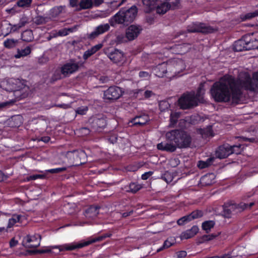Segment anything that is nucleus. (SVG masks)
I'll return each instance as SVG.
<instances>
[{
    "instance_id": "54",
    "label": "nucleus",
    "mask_w": 258,
    "mask_h": 258,
    "mask_svg": "<svg viewBox=\"0 0 258 258\" xmlns=\"http://www.w3.org/2000/svg\"><path fill=\"white\" fill-rule=\"evenodd\" d=\"M241 146V145L231 146V148L233 149L234 151H236V152H233V154L234 153H235L236 154H240V152H241V149H240Z\"/></svg>"
},
{
    "instance_id": "22",
    "label": "nucleus",
    "mask_w": 258,
    "mask_h": 258,
    "mask_svg": "<svg viewBox=\"0 0 258 258\" xmlns=\"http://www.w3.org/2000/svg\"><path fill=\"white\" fill-rule=\"evenodd\" d=\"M99 207L91 206L85 211L86 217L89 219H93L97 216L99 214Z\"/></svg>"
},
{
    "instance_id": "50",
    "label": "nucleus",
    "mask_w": 258,
    "mask_h": 258,
    "mask_svg": "<svg viewBox=\"0 0 258 258\" xmlns=\"http://www.w3.org/2000/svg\"><path fill=\"white\" fill-rule=\"evenodd\" d=\"M258 16V10L255 11L252 13H249L245 15V19H250L251 18H254L256 16Z\"/></svg>"
},
{
    "instance_id": "2",
    "label": "nucleus",
    "mask_w": 258,
    "mask_h": 258,
    "mask_svg": "<svg viewBox=\"0 0 258 258\" xmlns=\"http://www.w3.org/2000/svg\"><path fill=\"white\" fill-rule=\"evenodd\" d=\"M167 142H162L157 145L160 150L173 152L177 148H186L189 147L191 138L185 131L181 130H173L166 134Z\"/></svg>"
},
{
    "instance_id": "63",
    "label": "nucleus",
    "mask_w": 258,
    "mask_h": 258,
    "mask_svg": "<svg viewBox=\"0 0 258 258\" xmlns=\"http://www.w3.org/2000/svg\"><path fill=\"white\" fill-rule=\"evenodd\" d=\"M17 243L18 241L16 240L14 238H12L10 241V245L11 247L16 246Z\"/></svg>"
},
{
    "instance_id": "33",
    "label": "nucleus",
    "mask_w": 258,
    "mask_h": 258,
    "mask_svg": "<svg viewBox=\"0 0 258 258\" xmlns=\"http://www.w3.org/2000/svg\"><path fill=\"white\" fill-rule=\"evenodd\" d=\"M21 217V215H14L12 218L9 219L7 228H11L13 226L15 223L19 221Z\"/></svg>"
},
{
    "instance_id": "31",
    "label": "nucleus",
    "mask_w": 258,
    "mask_h": 258,
    "mask_svg": "<svg viewBox=\"0 0 258 258\" xmlns=\"http://www.w3.org/2000/svg\"><path fill=\"white\" fill-rule=\"evenodd\" d=\"M144 5L147 6L150 10H152L157 5L158 0H142Z\"/></svg>"
},
{
    "instance_id": "20",
    "label": "nucleus",
    "mask_w": 258,
    "mask_h": 258,
    "mask_svg": "<svg viewBox=\"0 0 258 258\" xmlns=\"http://www.w3.org/2000/svg\"><path fill=\"white\" fill-rule=\"evenodd\" d=\"M175 53L179 54H183L190 49V45L188 43H183L174 45L172 47Z\"/></svg>"
},
{
    "instance_id": "4",
    "label": "nucleus",
    "mask_w": 258,
    "mask_h": 258,
    "mask_svg": "<svg viewBox=\"0 0 258 258\" xmlns=\"http://www.w3.org/2000/svg\"><path fill=\"white\" fill-rule=\"evenodd\" d=\"M138 14V9L136 6L130 8L121 9L112 18V20L117 24L128 26L134 22Z\"/></svg>"
},
{
    "instance_id": "13",
    "label": "nucleus",
    "mask_w": 258,
    "mask_h": 258,
    "mask_svg": "<svg viewBox=\"0 0 258 258\" xmlns=\"http://www.w3.org/2000/svg\"><path fill=\"white\" fill-rule=\"evenodd\" d=\"M79 68L78 63H76L74 60H71L69 62L61 67L60 72L63 77L64 78L78 71Z\"/></svg>"
},
{
    "instance_id": "7",
    "label": "nucleus",
    "mask_w": 258,
    "mask_h": 258,
    "mask_svg": "<svg viewBox=\"0 0 258 258\" xmlns=\"http://www.w3.org/2000/svg\"><path fill=\"white\" fill-rule=\"evenodd\" d=\"M216 31V29L203 23H193L187 27V31L189 33H201L207 34Z\"/></svg>"
},
{
    "instance_id": "46",
    "label": "nucleus",
    "mask_w": 258,
    "mask_h": 258,
    "mask_svg": "<svg viewBox=\"0 0 258 258\" xmlns=\"http://www.w3.org/2000/svg\"><path fill=\"white\" fill-rule=\"evenodd\" d=\"M217 236V235L215 234H211L209 235H204L202 237V242L205 241H209L214 239Z\"/></svg>"
},
{
    "instance_id": "30",
    "label": "nucleus",
    "mask_w": 258,
    "mask_h": 258,
    "mask_svg": "<svg viewBox=\"0 0 258 258\" xmlns=\"http://www.w3.org/2000/svg\"><path fill=\"white\" fill-rule=\"evenodd\" d=\"M199 132L202 136H204L205 137L209 136L213 137L214 136L211 126H208L204 129H200Z\"/></svg>"
},
{
    "instance_id": "6",
    "label": "nucleus",
    "mask_w": 258,
    "mask_h": 258,
    "mask_svg": "<svg viewBox=\"0 0 258 258\" xmlns=\"http://www.w3.org/2000/svg\"><path fill=\"white\" fill-rule=\"evenodd\" d=\"M246 208L245 203L225 204L223 206V215L225 218H230L233 216L241 213Z\"/></svg>"
},
{
    "instance_id": "17",
    "label": "nucleus",
    "mask_w": 258,
    "mask_h": 258,
    "mask_svg": "<svg viewBox=\"0 0 258 258\" xmlns=\"http://www.w3.org/2000/svg\"><path fill=\"white\" fill-rule=\"evenodd\" d=\"M110 26L108 24L100 25L97 27L95 30L90 34H87V38L93 40L109 30Z\"/></svg>"
},
{
    "instance_id": "45",
    "label": "nucleus",
    "mask_w": 258,
    "mask_h": 258,
    "mask_svg": "<svg viewBox=\"0 0 258 258\" xmlns=\"http://www.w3.org/2000/svg\"><path fill=\"white\" fill-rule=\"evenodd\" d=\"M173 244V243L171 242L169 240V239H167L164 241V243L163 245V246L160 247V248L158 249L157 251L160 252L161 250H163L164 249L167 248L171 246H172Z\"/></svg>"
},
{
    "instance_id": "48",
    "label": "nucleus",
    "mask_w": 258,
    "mask_h": 258,
    "mask_svg": "<svg viewBox=\"0 0 258 258\" xmlns=\"http://www.w3.org/2000/svg\"><path fill=\"white\" fill-rule=\"evenodd\" d=\"M180 3L179 0H176L174 2L172 3L171 4L167 3V5H169V9L174 10L179 8Z\"/></svg>"
},
{
    "instance_id": "49",
    "label": "nucleus",
    "mask_w": 258,
    "mask_h": 258,
    "mask_svg": "<svg viewBox=\"0 0 258 258\" xmlns=\"http://www.w3.org/2000/svg\"><path fill=\"white\" fill-rule=\"evenodd\" d=\"M67 168L66 167L62 168H57L55 169H51L48 170V172L51 173H57L59 172H62L65 170H66Z\"/></svg>"
},
{
    "instance_id": "18",
    "label": "nucleus",
    "mask_w": 258,
    "mask_h": 258,
    "mask_svg": "<svg viewBox=\"0 0 258 258\" xmlns=\"http://www.w3.org/2000/svg\"><path fill=\"white\" fill-rule=\"evenodd\" d=\"M150 120L148 115L143 114L136 116L129 122L130 126H143Z\"/></svg>"
},
{
    "instance_id": "27",
    "label": "nucleus",
    "mask_w": 258,
    "mask_h": 258,
    "mask_svg": "<svg viewBox=\"0 0 258 258\" xmlns=\"http://www.w3.org/2000/svg\"><path fill=\"white\" fill-rule=\"evenodd\" d=\"M50 19V17L37 16L34 19V23L36 25H42L45 24Z\"/></svg>"
},
{
    "instance_id": "25",
    "label": "nucleus",
    "mask_w": 258,
    "mask_h": 258,
    "mask_svg": "<svg viewBox=\"0 0 258 258\" xmlns=\"http://www.w3.org/2000/svg\"><path fill=\"white\" fill-rule=\"evenodd\" d=\"M78 5L80 7L78 10L90 9L92 8L91 0H81Z\"/></svg>"
},
{
    "instance_id": "47",
    "label": "nucleus",
    "mask_w": 258,
    "mask_h": 258,
    "mask_svg": "<svg viewBox=\"0 0 258 258\" xmlns=\"http://www.w3.org/2000/svg\"><path fill=\"white\" fill-rule=\"evenodd\" d=\"M61 75H62L61 72L60 73L59 71H56L51 77L52 81L54 82L56 80L61 79L62 78Z\"/></svg>"
},
{
    "instance_id": "19",
    "label": "nucleus",
    "mask_w": 258,
    "mask_h": 258,
    "mask_svg": "<svg viewBox=\"0 0 258 258\" xmlns=\"http://www.w3.org/2000/svg\"><path fill=\"white\" fill-rule=\"evenodd\" d=\"M168 71V63L165 62L158 64L154 69V72L155 75L158 77H163Z\"/></svg>"
},
{
    "instance_id": "43",
    "label": "nucleus",
    "mask_w": 258,
    "mask_h": 258,
    "mask_svg": "<svg viewBox=\"0 0 258 258\" xmlns=\"http://www.w3.org/2000/svg\"><path fill=\"white\" fill-rule=\"evenodd\" d=\"M191 220V219H190V216H189V215H188L183 216V217H181V218H180L179 219H178L177 220V222L179 225H182L185 223L189 222Z\"/></svg>"
},
{
    "instance_id": "57",
    "label": "nucleus",
    "mask_w": 258,
    "mask_h": 258,
    "mask_svg": "<svg viewBox=\"0 0 258 258\" xmlns=\"http://www.w3.org/2000/svg\"><path fill=\"white\" fill-rule=\"evenodd\" d=\"M98 79L101 83H105L109 81V78L105 76H100Z\"/></svg>"
},
{
    "instance_id": "9",
    "label": "nucleus",
    "mask_w": 258,
    "mask_h": 258,
    "mask_svg": "<svg viewBox=\"0 0 258 258\" xmlns=\"http://www.w3.org/2000/svg\"><path fill=\"white\" fill-rule=\"evenodd\" d=\"M235 151L228 144H223L217 148L215 151L216 157L220 159L227 158Z\"/></svg>"
},
{
    "instance_id": "42",
    "label": "nucleus",
    "mask_w": 258,
    "mask_h": 258,
    "mask_svg": "<svg viewBox=\"0 0 258 258\" xmlns=\"http://www.w3.org/2000/svg\"><path fill=\"white\" fill-rule=\"evenodd\" d=\"M170 107V104L166 101H161L159 102V108L161 111H164Z\"/></svg>"
},
{
    "instance_id": "11",
    "label": "nucleus",
    "mask_w": 258,
    "mask_h": 258,
    "mask_svg": "<svg viewBox=\"0 0 258 258\" xmlns=\"http://www.w3.org/2000/svg\"><path fill=\"white\" fill-rule=\"evenodd\" d=\"M168 63V71L175 75L179 74L185 68L184 61L180 59L173 60Z\"/></svg>"
},
{
    "instance_id": "24",
    "label": "nucleus",
    "mask_w": 258,
    "mask_h": 258,
    "mask_svg": "<svg viewBox=\"0 0 258 258\" xmlns=\"http://www.w3.org/2000/svg\"><path fill=\"white\" fill-rule=\"evenodd\" d=\"M22 39L24 41L31 42L33 40L34 37L33 32L31 30H26L21 34Z\"/></svg>"
},
{
    "instance_id": "36",
    "label": "nucleus",
    "mask_w": 258,
    "mask_h": 258,
    "mask_svg": "<svg viewBox=\"0 0 258 258\" xmlns=\"http://www.w3.org/2000/svg\"><path fill=\"white\" fill-rule=\"evenodd\" d=\"M17 42L18 41L14 39H8L4 42V45L6 48H11L14 47Z\"/></svg>"
},
{
    "instance_id": "28",
    "label": "nucleus",
    "mask_w": 258,
    "mask_h": 258,
    "mask_svg": "<svg viewBox=\"0 0 258 258\" xmlns=\"http://www.w3.org/2000/svg\"><path fill=\"white\" fill-rule=\"evenodd\" d=\"M215 222L213 221H206L203 223L202 228L208 233L211 228H213L215 225Z\"/></svg>"
},
{
    "instance_id": "15",
    "label": "nucleus",
    "mask_w": 258,
    "mask_h": 258,
    "mask_svg": "<svg viewBox=\"0 0 258 258\" xmlns=\"http://www.w3.org/2000/svg\"><path fill=\"white\" fill-rule=\"evenodd\" d=\"M250 37V34H247L243 36L240 39L235 41L234 44V49L236 51H241L243 50H250L252 46H248L247 43L249 42V38Z\"/></svg>"
},
{
    "instance_id": "10",
    "label": "nucleus",
    "mask_w": 258,
    "mask_h": 258,
    "mask_svg": "<svg viewBox=\"0 0 258 258\" xmlns=\"http://www.w3.org/2000/svg\"><path fill=\"white\" fill-rule=\"evenodd\" d=\"M143 30L141 26L131 25L125 31V37L129 41H132L137 38Z\"/></svg>"
},
{
    "instance_id": "59",
    "label": "nucleus",
    "mask_w": 258,
    "mask_h": 258,
    "mask_svg": "<svg viewBox=\"0 0 258 258\" xmlns=\"http://www.w3.org/2000/svg\"><path fill=\"white\" fill-rule=\"evenodd\" d=\"M154 94V93L150 90H146L144 93V97L146 98H149Z\"/></svg>"
},
{
    "instance_id": "64",
    "label": "nucleus",
    "mask_w": 258,
    "mask_h": 258,
    "mask_svg": "<svg viewBox=\"0 0 258 258\" xmlns=\"http://www.w3.org/2000/svg\"><path fill=\"white\" fill-rule=\"evenodd\" d=\"M78 0H70V4L72 7H75L78 6Z\"/></svg>"
},
{
    "instance_id": "40",
    "label": "nucleus",
    "mask_w": 258,
    "mask_h": 258,
    "mask_svg": "<svg viewBox=\"0 0 258 258\" xmlns=\"http://www.w3.org/2000/svg\"><path fill=\"white\" fill-rule=\"evenodd\" d=\"M31 53V48L29 46H27L24 49H22L19 52V54L16 55V57H19L20 56H26L29 54Z\"/></svg>"
},
{
    "instance_id": "39",
    "label": "nucleus",
    "mask_w": 258,
    "mask_h": 258,
    "mask_svg": "<svg viewBox=\"0 0 258 258\" xmlns=\"http://www.w3.org/2000/svg\"><path fill=\"white\" fill-rule=\"evenodd\" d=\"M142 186L140 184L136 183H132L130 184V191L132 192L135 193L141 188Z\"/></svg>"
},
{
    "instance_id": "51",
    "label": "nucleus",
    "mask_w": 258,
    "mask_h": 258,
    "mask_svg": "<svg viewBox=\"0 0 258 258\" xmlns=\"http://www.w3.org/2000/svg\"><path fill=\"white\" fill-rule=\"evenodd\" d=\"M45 177V175H42V174H35V175H31L29 177H27V180H35L36 179H38V178H44Z\"/></svg>"
},
{
    "instance_id": "29",
    "label": "nucleus",
    "mask_w": 258,
    "mask_h": 258,
    "mask_svg": "<svg viewBox=\"0 0 258 258\" xmlns=\"http://www.w3.org/2000/svg\"><path fill=\"white\" fill-rule=\"evenodd\" d=\"M169 5H167L166 3L162 4L160 6H156L157 7V13L159 14H165L169 9ZM157 6V5H156Z\"/></svg>"
},
{
    "instance_id": "55",
    "label": "nucleus",
    "mask_w": 258,
    "mask_h": 258,
    "mask_svg": "<svg viewBox=\"0 0 258 258\" xmlns=\"http://www.w3.org/2000/svg\"><path fill=\"white\" fill-rule=\"evenodd\" d=\"M93 7H98L104 3L103 0H91Z\"/></svg>"
},
{
    "instance_id": "41",
    "label": "nucleus",
    "mask_w": 258,
    "mask_h": 258,
    "mask_svg": "<svg viewBox=\"0 0 258 258\" xmlns=\"http://www.w3.org/2000/svg\"><path fill=\"white\" fill-rule=\"evenodd\" d=\"M28 23V21L27 18L26 17H23L21 19L19 23L17 25L14 26V27H16V30L19 29L25 26Z\"/></svg>"
},
{
    "instance_id": "21",
    "label": "nucleus",
    "mask_w": 258,
    "mask_h": 258,
    "mask_svg": "<svg viewBox=\"0 0 258 258\" xmlns=\"http://www.w3.org/2000/svg\"><path fill=\"white\" fill-rule=\"evenodd\" d=\"M106 125V121L104 118H94L91 122L92 128L97 130L99 128H103Z\"/></svg>"
},
{
    "instance_id": "32",
    "label": "nucleus",
    "mask_w": 258,
    "mask_h": 258,
    "mask_svg": "<svg viewBox=\"0 0 258 258\" xmlns=\"http://www.w3.org/2000/svg\"><path fill=\"white\" fill-rule=\"evenodd\" d=\"M179 116L180 113L178 112H171L170 119V123L169 124L170 127L173 126L176 123Z\"/></svg>"
},
{
    "instance_id": "44",
    "label": "nucleus",
    "mask_w": 258,
    "mask_h": 258,
    "mask_svg": "<svg viewBox=\"0 0 258 258\" xmlns=\"http://www.w3.org/2000/svg\"><path fill=\"white\" fill-rule=\"evenodd\" d=\"M162 179L165 180L167 183H170L172 181L173 177L169 172H166L162 176Z\"/></svg>"
},
{
    "instance_id": "37",
    "label": "nucleus",
    "mask_w": 258,
    "mask_h": 258,
    "mask_svg": "<svg viewBox=\"0 0 258 258\" xmlns=\"http://www.w3.org/2000/svg\"><path fill=\"white\" fill-rule=\"evenodd\" d=\"M203 215V213L201 210H196L189 214L190 219L193 220L196 218H200Z\"/></svg>"
},
{
    "instance_id": "14",
    "label": "nucleus",
    "mask_w": 258,
    "mask_h": 258,
    "mask_svg": "<svg viewBox=\"0 0 258 258\" xmlns=\"http://www.w3.org/2000/svg\"><path fill=\"white\" fill-rule=\"evenodd\" d=\"M122 92L120 88L117 86H111L104 92V98L108 100H116L121 95Z\"/></svg>"
},
{
    "instance_id": "61",
    "label": "nucleus",
    "mask_w": 258,
    "mask_h": 258,
    "mask_svg": "<svg viewBox=\"0 0 258 258\" xmlns=\"http://www.w3.org/2000/svg\"><path fill=\"white\" fill-rule=\"evenodd\" d=\"M58 34L59 36H66L68 34V30L66 28L60 30L58 32Z\"/></svg>"
},
{
    "instance_id": "1",
    "label": "nucleus",
    "mask_w": 258,
    "mask_h": 258,
    "mask_svg": "<svg viewBox=\"0 0 258 258\" xmlns=\"http://www.w3.org/2000/svg\"><path fill=\"white\" fill-rule=\"evenodd\" d=\"M241 89L258 92V72L251 79L247 72H240L237 80L232 76L225 75L215 82L211 88L212 97L217 102H229L237 104L240 101Z\"/></svg>"
},
{
    "instance_id": "58",
    "label": "nucleus",
    "mask_w": 258,
    "mask_h": 258,
    "mask_svg": "<svg viewBox=\"0 0 258 258\" xmlns=\"http://www.w3.org/2000/svg\"><path fill=\"white\" fill-rule=\"evenodd\" d=\"M51 251V249H38L33 251L34 253H49Z\"/></svg>"
},
{
    "instance_id": "60",
    "label": "nucleus",
    "mask_w": 258,
    "mask_h": 258,
    "mask_svg": "<svg viewBox=\"0 0 258 258\" xmlns=\"http://www.w3.org/2000/svg\"><path fill=\"white\" fill-rule=\"evenodd\" d=\"M152 173H153L151 171L146 172V173H144L142 175V179L143 180L147 179L152 174Z\"/></svg>"
},
{
    "instance_id": "35",
    "label": "nucleus",
    "mask_w": 258,
    "mask_h": 258,
    "mask_svg": "<svg viewBox=\"0 0 258 258\" xmlns=\"http://www.w3.org/2000/svg\"><path fill=\"white\" fill-rule=\"evenodd\" d=\"M32 0H19L17 5L18 7L26 8L30 7Z\"/></svg>"
},
{
    "instance_id": "5",
    "label": "nucleus",
    "mask_w": 258,
    "mask_h": 258,
    "mask_svg": "<svg viewBox=\"0 0 258 258\" xmlns=\"http://www.w3.org/2000/svg\"><path fill=\"white\" fill-rule=\"evenodd\" d=\"M104 239L103 236H100L95 238H92L91 240L85 241L82 243H73L71 244H66L60 246H56L52 247V248H58L59 251H61L64 250H73L77 248H81L84 246L89 245L93 243L101 241Z\"/></svg>"
},
{
    "instance_id": "34",
    "label": "nucleus",
    "mask_w": 258,
    "mask_h": 258,
    "mask_svg": "<svg viewBox=\"0 0 258 258\" xmlns=\"http://www.w3.org/2000/svg\"><path fill=\"white\" fill-rule=\"evenodd\" d=\"M62 7H55L52 8L50 12V15L52 18H55L58 16L62 12Z\"/></svg>"
},
{
    "instance_id": "53",
    "label": "nucleus",
    "mask_w": 258,
    "mask_h": 258,
    "mask_svg": "<svg viewBox=\"0 0 258 258\" xmlns=\"http://www.w3.org/2000/svg\"><path fill=\"white\" fill-rule=\"evenodd\" d=\"M93 54H94L92 52L90 49H89L84 52L83 57L85 60H86Z\"/></svg>"
},
{
    "instance_id": "8",
    "label": "nucleus",
    "mask_w": 258,
    "mask_h": 258,
    "mask_svg": "<svg viewBox=\"0 0 258 258\" xmlns=\"http://www.w3.org/2000/svg\"><path fill=\"white\" fill-rule=\"evenodd\" d=\"M66 156L76 165L85 163L87 158L86 154L83 150L69 151L67 153Z\"/></svg>"
},
{
    "instance_id": "23",
    "label": "nucleus",
    "mask_w": 258,
    "mask_h": 258,
    "mask_svg": "<svg viewBox=\"0 0 258 258\" xmlns=\"http://www.w3.org/2000/svg\"><path fill=\"white\" fill-rule=\"evenodd\" d=\"M199 231V228L197 226H194L190 229L182 232L180 237L181 239H188L194 236Z\"/></svg>"
},
{
    "instance_id": "62",
    "label": "nucleus",
    "mask_w": 258,
    "mask_h": 258,
    "mask_svg": "<svg viewBox=\"0 0 258 258\" xmlns=\"http://www.w3.org/2000/svg\"><path fill=\"white\" fill-rule=\"evenodd\" d=\"M236 138H237V137H236ZM239 138L240 139H242L244 141H249L250 142H254L255 140V138H248L244 137H240Z\"/></svg>"
},
{
    "instance_id": "26",
    "label": "nucleus",
    "mask_w": 258,
    "mask_h": 258,
    "mask_svg": "<svg viewBox=\"0 0 258 258\" xmlns=\"http://www.w3.org/2000/svg\"><path fill=\"white\" fill-rule=\"evenodd\" d=\"M215 160L214 157L209 158L206 161H200L198 164V166L200 169H203L210 166Z\"/></svg>"
},
{
    "instance_id": "38",
    "label": "nucleus",
    "mask_w": 258,
    "mask_h": 258,
    "mask_svg": "<svg viewBox=\"0 0 258 258\" xmlns=\"http://www.w3.org/2000/svg\"><path fill=\"white\" fill-rule=\"evenodd\" d=\"M247 45L249 47L252 46L250 49H258V40L256 39H251L250 37L249 38V42L247 43Z\"/></svg>"
},
{
    "instance_id": "12",
    "label": "nucleus",
    "mask_w": 258,
    "mask_h": 258,
    "mask_svg": "<svg viewBox=\"0 0 258 258\" xmlns=\"http://www.w3.org/2000/svg\"><path fill=\"white\" fill-rule=\"evenodd\" d=\"M41 238V235L38 234L33 236L27 235L25 237L23 243L26 247H37L40 245Z\"/></svg>"
},
{
    "instance_id": "56",
    "label": "nucleus",
    "mask_w": 258,
    "mask_h": 258,
    "mask_svg": "<svg viewBox=\"0 0 258 258\" xmlns=\"http://www.w3.org/2000/svg\"><path fill=\"white\" fill-rule=\"evenodd\" d=\"M125 38L123 35H119L116 37V41L117 43H122L126 41Z\"/></svg>"
},
{
    "instance_id": "3",
    "label": "nucleus",
    "mask_w": 258,
    "mask_h": 258,
    "mask_svg": "<svg viewBox=\"0 0 258 258\" xmlns=\"http://www.w3.org/2000/svg\"><path fill=\"white\" fill-rule=\"evenodd\" d=\"M204 85V83H201L200 85L196 94L194 91L183 94L178 99V104L180 108L182 109H190L197 106L199 103H204V95L205 92Z\"/></svg>"
},
{
    "instance_id": "16",
    "label": "nucleus",
    "mask_w": 258,
    "mask_h": 258,
    "mask_svg": "<svg viewBox=\"0 0 258 258\" xmlns=\"http://www.w3.org/2000/svg\"><path fill=\"white\" fill-rule=\"evenodd\" d=\"M109 59L114 63L119 64H122L125 61V58L123 52L118 49H114L107 54Z\"/></svg>"
},
{
    "instance_id": "52",
    "label": "nucleus",
    "mask_w": 258,
    "mask_h": 258,
    "mask_svg": "<svg viewBox=\"0 0 258 258\" xmlns=\"http://www.w3.org/2000/svg\"><path fill=\"white\" fill-rule=\"evenodd\" d=\"M102 44H97L93 47H92L90 48V50L92 51V52L94 54L96 53L97 51L100 50L102 47Z\"/></svg>"
}]
</instances>
